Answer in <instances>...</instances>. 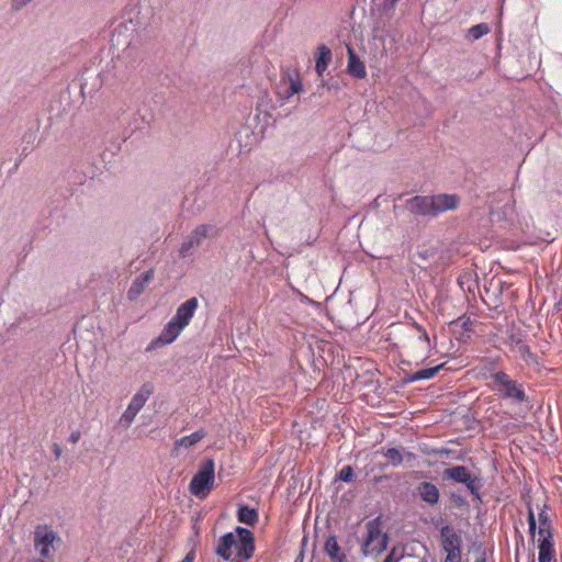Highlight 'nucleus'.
I'll list each match as a JSON object with an SVG mask.
<instances>
[{
    "mask_svg": "<svg viewBox=\"0 0 562 562\" xmlns=\"http://www.w3.org/2000/svg\"><path fill=\"white\" fill-rule=\"evenodd\" d=\"M198 306V299L191 297L178 306L176 314L171 319L184 328L190 324Z\"/></svg>",
    "mask_w": 562,
    "mask_h": 562,
    "instance_id": "obj_11",
    "label": "nucleus"
},
{
    "mask_svg": "<svg viewBox=\"0 0 562 562\" xmlns=\"http://www.w3.org/2000/svg\"><path fill=\"white\" fill-rule=\"evenodd\" d=\"M442 477L445 480H451L456 483L464 484L468 491L473 495L477 501L481 502V479L477 476H473L469 469L464 465H453L445 469L442 472Z\"/></svg>",
    "mask_w": 562,
    "mask_h": 562,
    "instance_id": "obj_8",
    "label": "nucleus"
},
{
    "mask_svg": "<svg viewBox=\"0 0 562 562\" xmlns=\"http://www.w3.org/2000/svg\"><path fill=\"white\" fill-rule=\"evenodd\" d=\"M528 525H529V533H530L531 538L535 539L537 521H536L533 509L530 504H528Z\"/></svg>",
    "mask_w": 562,
    "mask_h": 562,
    "instance_id": "obj_32",
    "label": "nucleus"
},
{
    "mask_svg": "<svg viewBox=\"0 0 562 562\" xmlns=\"http://www.w3.org/2000/svg\"><path fill=\"white\" fill-rule=\"evenodd\" d=\"M413 327L415 335L407 346L406 352L415 360L416 364H419L429 358L432 346L428 333L422 325L414 323Z\"/></svg>",
    "mask_w": 562,
    "mask_h": 562,
    "instance_id": "obj_7",
    "label": "nucleus"
},
{
    "mask_svg": "<svg viewBox=\"0 0 562 562\" xmlns=\"http://www.w3.org/2000/svg\"><path fill=\"white\" fill-rule=\"evenodd\" d=\"M460 198L457 194L415 195L405 201V210L415 216L436 217L440 213L456 210Z\"/></svg>",
    "mask_w": 562,
    "mask_h": 562,
    "instance_id": "obj_2",
    "label": "nucleus"
},
{
    "mask_svg": "<svg viewBox=\"0 0 562 562\" xmlns=\"http://www.w3.org/2000/svg\"><path fill=\"white\" fill-rule=\"evenodd\" d=\"M443 367L445 363H440L431 368L422 369L414 372L413 379H418V381L432 379Z\"/></svg>",
    "mask_w": 562,
    "mask_h": 562,
    "instance_id": "obj_28",
    "label": "nucleus"
},
{
    "mask_svg": "<svg viewBox=\"0 0 562 562\" xmlns=\"http://www.w3.org/2000/svg\"><path fill=\"white\" fill-rule=\"evenodd\" d=\"M154 393V385L149 382L144 383L137 392L133 395L127 406L133 408L134 411L139 412L149 396Z\"/></svg>",
    "mask_w": 562,
    "mask_h": 562,
    "instance_id": "obj_16",
    "label": "nucleus"
},
{
    "mask_svg": "<svg viewBox=\"0 0 562 562\" xmlns=\"http://www.w3.org/2000/svg\"><path fill=\"white\" fill-rule=\"evenodd\" d=\"M488 378L493 382L492 390L496 391L503 398L514 404H522L528 401L524 385L513 380L506 372H492Z\"/></svg>",
    "mask_w": 562,
    "mask_h": 562,
    "instance_id": "obj_3",
    "label": "nucleus"
},
{
    "mask_svg": "<svg viewBox=\"0 0 562 562\" xmlns=\"http://www.w3.org/2000/svg\"><path fill=\"white\" fill-rule=\"evenodd\" d=\"M215 462L213 459L203 460L198 472L193 475L189 484V491L200 499H205L214 487Z\"/></svg>",
    "mask_w": 562,
    "mask_h": 562,
    "instance_id": "obj_4",
    "label": "nucleus"
},
{
    "mask_svg": "<svg viewBox=\"0 0 562 562\" xmlns=\"http://www.w3.org/2000/svg\"><path fill=\"white\" fill-rule=\"evenodd\" d=\"M154 279V271L151 269L144 271L142 274H139L131 284L127 297L131 301H134L138 299L140 294L144 293L145 289L148 286V284Z\"/></svg>",
    "mask_w": 562,
    "mask_h": 562,
    "instance_id": "obj_12",
    "label": "nucleus"
},
{
    "mask_svg": "<svg viewBox=\"0 0 562 562\" xmlns=\"http://www.w3.org/2000/svg\"><path fill=\"white\" fill-rule=\"evenodd\" d=\"M403 457L404 462L412 463L414 460H416L417 454L412 451H406L405 449H403Z\"/></svg>",
    "mask_w": 562,
    "mask_h": 562,
    "instance_id": "obj_36",
    "label": "nucleus"
},
{
    "mask_svg": "<svg viewBox=\"0 0 562 562\" xmlns=\"http://www.w3.org/2000/svg\"><path fill=\"white\" fill-rule=\"evenodd\" d=\"M338 479L341 480L342 482H347V483L353 482L355 481L353 468L351 465H345L340 470V472L338 474Z\"/></svg>",
    "mask_w": 562,
    "mask_h": 562,
    "instance_id": "obj_31",
    "label": "nucleus"
},
{
    "mask_svg": "<svg viewBox=\"0 0 562 562\" xmlns=\"http://www.w3.org/2000/svg\"><path fill=\"white\" fill-rule=\"evenodd\" d=\"M531 562H535L533 555L531 557Z\"/></svg>",
    "mask_w": 562,
    "mask_h": 562,
    "instance_id": "obj_47",
    "label": "nucleus"
},
{
    "mask_svg": "<svg viewBox=\"0 0 562 562\" xmlns=\"http://www.w3.org/2000/svg\"><path fill=\"white\" fill-rule=\"evenodd\" d=\"M440 547L445 555L462 557V538L449 525L440 528Z\"/></svg>",
    "mask_w": 562,
    "mask_h": 562,
    "instance_id": "obj_9",
    "label": "nucleus"
},
{
    "mask_svg": "<svg viewBox=\"0 0 562 562\" xmlns=\"http://www.w3.org/2000/svg\"><path fill=\"white\" fill-rule=\"evenodd\" d=\"M236 516L239 522L249 526H255L259 519L258 510L248 505H239Z\"/></svg>",
    "mask_w": 562,
    "mask_h": 562,
    "instance_id": "obj_22",
    "label": "nucleus"
},
{
    "mask_svg": "<svg viewBox=\"0 0 562 562\" xmlns=\"http://www.w3.org/2000/svg\"><path fill=\"white\" fill-rule=\"evenodd\" d=\"M367 538L362 543L363 555H379L387 548L389 537L380 529V518L369 520L366 524Z\"/></svg>",
    "mask_w": 562,
    "mask_h": 562,
    "instance_id": "obj_6",
    "label": "nucleus"
},
{
    "mask_svg": "<svg viewBox=\"0 0 562 562\" xmlns=\"http://www.w3.org/2000/svg\"><path fill=\"white\" fill-rule=\"evenodd\" d=\"M198 247L199 246L195 245L191 235H189L179 248V256L181 258H187V257L191 256L193 254V250Z\"/></svg>",
    "mask_w": 562,
    "mask_h": 562,
    "instance_id": "obj_29",
    "label": "nucleus"
},
{
    "mask_svg": "<svg viewBox=\"0 0 562 562\" xmlns=\"http://www.w3.org/2000/svg\"><path fill=\"white\" fill-rule=\"evenodd\" d=\"M147 120L145 119V116H140L139 119H134V122L132 124L134 130H140L145 126Z\"/></svg>",
    "mask_w": 562,
    "mask_h": 562,
    "instance_id": "obj_35",
    "label": "nucleus"
},
{
    "mask_svg": "<svg viewBox=\"0 0 562 562\" xmlns=\"http://www.w3.org/2000/svg\"><path fill=\"white\" fill-rule=\"evenodd\" d=\"M324 550L331 562H348L346 554L341 552L336 536L331 535L326 539Z\"/></svg>",
    "mask_w": 562,
    "mask_h": 562,
    "instance_id": "obj_19",
    "label": "nucleus"
},
{
    "mask_svg": "<svg viewBox=\"0 0 562 562\" xmlns=\"http://www.w3.org/2000/svg\"><path fill=\"white\" fill-rule=\"evenodd\" d=\"M413 376L414 373L405 372L402 378V383L405 385L418 381V379H413Z\"/></svg>",
    "mask_w": 562,
    "mask_h": 562,
    "instance_id": "obj_39",
    "label": "nucleus"
},
{
    "mask_svg": "<svg viewBox=\"0 0 562 562\" xmlns=\"http://www.w3.org/2000/svg\"><path fill=\"white\" fill-rule=\"evenodd\" d=\"M398 0H386V2L391 5V7H394L395 3L397 2Z\"/></svg>",
    "mask_w": 562,
    "mask_h": 562,
    "instance_id": "obj_45",
    "label": "nucleus"
},
{
    "mask_svg": "<svg viewBox=\"0 0 562 562\" xmlns=\"http://www.w3.org/2000/svg\"><path fill=\"white\" fill-rule=\"evenodd\" d=\"M475 562H486L485 551L482 552V555L475 560Z\"/></svg>",
    "mask_w": 562,
    "mask_h": 562,
    "instance_id": "obj_44",
    "label": "nucleus"
},
{
    "mask_svg": "<svg viewBox=\"0 0 562 562\" xmlns=\"http://www.w3.org/2000/svg\"><path fill=\"white\" fill-rule=\"evenodd\" d=\"M131 44L123 50L122 55L112 58L100 72V77L103 83L110 85L113 81H124L127 79L133 65H127L125 59L131 56L132 53Z\"/></svg>",
    "mask_w": 562,
    "mask_h": 562,
    "instance_id": "obj_5",
    "label": "nucleus"
},
{
    "mask_svg": "<svg viewBox=\"0 0 562 562\" xmlns=\"http://www.w3.org/2000/svg\"><path fill=\"white\" fill-rule=\"evenodd\" d=\"M182 330H183V327H181L176 322L170 319L165 325L160 335L150 341V344L147 347V350H153L158 347L173 342L179 337V335L181 334Z\"/></svg>",
    "mask_w": 562,
    "mask_h": 562,
    "instance_id": "obj_10",
    "label": "nucleus"
},
{
    "mask_svg": "<svg viewBox=\"0 0 562 562\" xmlns=\"http://www.w3.org/2000/svg\"><path fill=\"white\" fill-rule=\"evenodd\" d=\"M220 233V229L214 224H201L198 225L191 233V237L193 238L195 245L199 247L203 244V241L207 238H215Z\"/></svg>",
    "mask_w": 562,
    "mask_h": 562,
    "instance_id": "obj_15",
    "label": "nucleus"
},
{
    "mask_svg": "<svg viewBox=\"0 0 562 562\" xmlns=\"http://www.w3.org/2000/svg\"><path fill=\"white\" fill-rule=\"evenodd\" d=\"M538 549V562H557L553 536L539 539Z\"/></svg>",
    "mask_w": 562,
    "mask_h": 562,
    "instance_id": "obj_17",
    "label": "nucleus"
},
{
    "mask_svg": "<svg viewBox=\"0 0 562 562\" xmlns=\"http://www.w3.org/2000/svg\"><path fill=\"white\" fill-rule=\"evenodd\" d=\"M382 479H383V476H375V477H374V482H375V483H379V482H381V481H382Z\"/></svg>",
    "mask_w": 562,
    "mask_h": 562,
    "instance_id": "obj_46",
    "label": "nucleus"
},
{
    "mask_svg": "<svg viewBox=\"0 0 562 562\" xmlns=\"http://www.w3.org/2000/svg\"><path fill=\"white\" fill-rule=\"evenodd\" d=\"M138 413L139 412L134 411L133 408L127 406L126 409L124 411V413L120 417V422H119L120 425L123 428H128Z\"/></svg>",
    "mask_w": 562,
    "mask_h": 562,
    "instance_id": "obj_30",
    "label": "nucleus"
},
{
    "mask_svg": "<svg viewBox=\"0 0 562 562\" xmlns=\"http://www.w3.org/2000/svg\"><path fill=\"white\" fill-rule=\"evenodd\" d=\"M519 352H520L521 357L525 359H527V357H532V353H531L528 345L519 346Z\"/></svg>",
    "mask_w": 562,
    "mask_h": 562,
    "instance_id": "obj_38",
    "label": "nucleus"
},
{
    "mask_svg": "<svg viewBox=\"0 0 562 562\" xmlns=\"http://www.w3.org/2000/svg\"><path fill=\"white\" fill-rule=\"evenodd\" d=\"M490 31L491 29L487 23L475 24L468 30V37L473 41H476L483 37L484 35L488 34Z\"/></svg>",
    "mask_w": 562,
    "mask_h": 562,
    "instance_id": "obj_27",
    "label": "nucleus"
},
{
    "mask_svg": "<svg viewBox=\"0 0 562 562\" xmlns=\"http://www.w3.org/2000/svg\"><path fill=\"white\" fill-rule=\"evenodd\" d=\"M285 77L289 80L290 85L284 92V98L289 99L290 97H292L293 94H295L302 90V82H301L300 72L297 69H293V70L288 69L283 74L282 79L284 80Z\"/></svg>",
    "mask_w": 562,
    "mask_h": 562,
    "instance_id": "obj_20",
    "label": "nucleus"
},
{
    "mask_svg": "<svg viewBox=\"0 0 562 562\" xmlns=\"http://www.w3.org/2000/svg\"><path fill=\"white\" fill-rule=\"evenodd\" d=\"M205 437L204 430H196L188 436H183L180 439L176 440L173 450L179 451L181 448L188 449Z\"/></svg>",
    "mask_w": 562,
    "mask_h": 562,
    "instance_id": "obj_23",
    "label": "nucleus"
},
{
    "mask_svg": "<svg viewBox=\"0 0 562 562\" xmlns=\"http://www.w3.org/2000/svg\"><path fill=\"white\" fill-rule=\"evenodd\" d=\"M538 519H539V528H538V533H539V539H543L548 536H553L552 535V522H551V519L548 515V513L542 509L539 515H538Z\"/></svg>",
    "mask_w": 562,
    "mask_h": 562,
    "instance_id": "obj_24",
    "label": "nucleus"
},
{
    "mask_svg": "<svg viewBox=\"0 0 562 562\" xmlns=\"http://www.w3.org/2000/svg\"><path fill=\"white\" fill-rule=\"evenodd\" d=\"M53 452H54L56 459L60 458V456H61V448H60V446L58 443H54L53 445Z\"/></svg>",
    "mask_w": 562,
    "mask_h": 562,
    "instance_id": "obj_42",
    "label": "nucleus"
},
{
    "mask_svg": "<svg viewBox=\"0 0 562 562\" xmlns=\"http://www.w3.org/2000/svg\"><path fill=\"white\" fill-rule=\"evenodd\" d=\"M450 497H451V501H452V502H453L458 507H462V506H464V505L467 504L465 498H464L461 494H459V493H454V492H452V493H451V495H450Z\"/></svg>",
    "mask_w": 562,
    "mask_h": 562,
    "instance_id": "obj_33",
    "label": "nucleus"
},
{
    "mask_svg": "<svg viewBox=\"0 0 562 562\" xmlns=\"http://www.w3.org/2000/svg\"><path fill=\"white\" fill-rule=\"evenodd\" d=\"M331 50L326 45L323 44L317 48L315 71L319 77H322L327 69L329 63L331 61Z\"/></svg>",
    "mask_w": 562,
    "mask_h": 562,
    "instance_id": "obj_21",
    "label": "nucleus"
},
{
    "mask_svg": "<svg viewBox=\"0 0 562 562\" xmlns=\"http://www.w3.org/2000/svg\"><path fill=\"white\" fill-rule=\"evenodd\" d=\"M130 110V101L127 100H116L112 103L110 108V114L119 122L122 121L123 116Z\"/></svg>",
    "mask_w": 562,
    "mask_h": 562,
    "instance_id": "obj_26",
    "label": "nucleus"
},
{
    "mask_svg": "<svg viewBox=\"0 0 562 562\" xmlns=\"http://www.w3.org/2000/svg\"><path fill=\"white\" fill-rule=\"evenodd\" d=\"M381 453L394 468L400 467L404 462L403 451L398 450L397 448H382Z\"/></svg>",
    "mask_w": 562,
    "mask_h": 562,
    "instance_id": "obj_25",
    "label": "nucleus"
},
{
    "mask_svg": "<svg viewBox=\"0 0 562 562\" xmlns=\"http://www.w3.org/2000/svg\"><path fill=\"white\" fill-rule=\"evenodd\" d=\"M255 550L254 532L237 526L233 532H226L220 538L215 553L225 561L247 562L252 558Z\"/></svg>",
    "mask_w": 562,
    "mask_h": 562,
    "instance_id": "obj_1",
    "label": "nucleus"
},
{
    "mask_svg": "<svg viewBox=\"0 0 562 562\" xmlns=\"http://www.w3.org/2000/svg\"><path fill=\"white\" fill-rule=\"evenodd\" d=\"M32 0H12V8L14 10H20L23 7H25L27 3H30Z\"/></svg>",
    "mask_w": 562,
    "mask_h": 562,
    "instance_id": "obj_37",
    "label": "nucleus"
},
{
    "mask_svg": "<svg viewBox=\"0 0 562 562\" xmlns=\"http://www.w3.org/2000/svg\"><path fill=\"white\" fill-rule=\"evenodd\" d=\"M348 49V64L347 70L348 74L357 79H363L367 76L366 65L357 56L353 48L351 46L347 47Z\"/></svg>",
    "mask_w": 562,
    "mask_h": 562,
    "instance_id": "obj_14",
    "label": "nucleus"
},
{
    "mask_svg": "<svg viewBox=\"0 0 562 562\" xmlns=\"http://www.w3.org/2000/svg\"><path fill=\"white\" fill-rule=\"evenodd\" d=\"M54 540V531H47L44 533L40 532L38 530L35 531V548L42 557H48Z\"/></svg>",
    "mask_w": 562,
    "mask_h": 562,
    "instance_id": "obj_18",
    "label": "nucleus"
},
{
    "mask_svg": "<svg viewBox=\"0 0 562 562\" xmlns=\"http://www.w3.org/2000/svg\"><path fill=\"white\" fill-rule=\"evenodd\" d=\"M194 557H195V553L193 551H190L189 553H187V555L184 557V559L181 562H193Z\"/></svg>",
    "mask_w": 562,
    "mask_h": 562,
    "instance_id": "obj_43",
    "label": "nucleus"
},
{
    "mask_svg": "<svg viewBox=\"0 0 562 562\" xmlns=\"http://www.w3.org/2000/svg\"><path fill=\"white\" fill-rule=\"evenodd\" d=\"M417 494L423 502L430 506L438 504L440 498L439 488L431 482H420L416 487Z\"/></svg>",
    "mask_w": 562,
    "mask_h": 562,
    "instance_id": "obj_13",
    "label": "nucleus"
},
{
    "mask_svg": "<svg viewBox=\"0 0 562 562\" xmlns=\"http://www.w3.org/2000/svg\"><path fill=\"white\" fill-rule=\"evenodd\" d=\"M441 562H462V557L445 555Z\"/></svg>",
    "mask_w": 562,
    "mask_h": 562,
    "instance_id": "obj_41",
    "label": "nucleus"
},
{
    "mask_svg": "<svg viewBox=\"0 0 562 562\" xmlns=\"http://www.w3.org/2000/svg\"><path fill=\"white\" fill-rule=\"evenodd\" d=\"M402 558V554H396V550L393 549L384 559L383 562H398Z\"/></svg>",
    "mask_w": 562,
    "mask_h": 562,
    "instance_id": "obj_34",
    "label": "nucleus"
},
{
    "mask_svg": "<svg viewBox=\"0 0 562 562\" xmlns=\"http://www.w3.org/2000/svg\"><path fill=\"white\" fill-rule=\"evenodd\" d=\"M81 437V432L79 430H75L70 434L68 441L71 443H77Z\"/></svg>",
    "mask_w": 562,
    "mask_h": 562,
    "instance_id": "obj_40",
    "label": "nucleus"
},
{
    "mask_svg": "<svg viewBox=\"0 0 562 562\" xmlns=\"http://www.w3.org/2000/svg\"><path fill=\"white\" fill-rule=\"evenodd\" d=\"M229 562H232V561H229Z\"/></svg>",
    "mask_w": 562,
    "mask_h": 562,
    "instance_id": "obj_48",
    "label": "nucleus"
}]
</instances>
